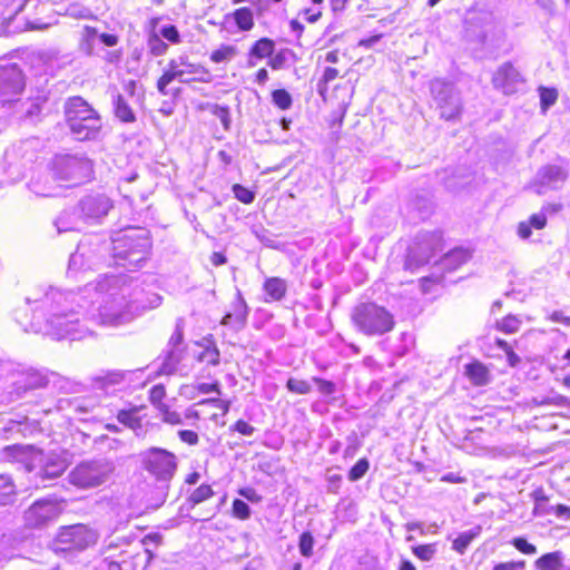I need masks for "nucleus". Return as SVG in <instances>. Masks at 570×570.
I'll list each match as a JSON object with an SVG mask.
<instances>
[{
	"mask_svg": "<svg viewBox=\"0 0 570 570\" xmlns=\"http://www.w3.org/2000/svg\"><path fill=\"white\" fill-rule=\"evenodd\" d=\"M165 396L166 390L163 384L154 385L149 391V401L158 411L167 405L163 402Z\"/></svg>",
	"mask_w": 570,
	"mask_h": 570,
	"instance_id": "nucleus-40",
	"label": "nucleus"
},
{
	"mask_svg": "<svg viewBox=\"0 0 570 570\" xmlns=\"http://www.w3.org/2000/svg\"><path fill=\"white\" fill-rule=\"evenodd\" d=\"M512 546L523 554L533 556L537 553V548L532 543L528 542L522 537L513 538L511 541Z\"/></svg>",
	"mask_w": 570,
	"mask_h": 570,
	"instance_id": "nucleus-50",
	"label": "nucleus"
},
{
	"mask_svg": "<svg viewBox=\"0 0 570 570\" xmlns=\"http://www.w3.org/2000/svg\"><path fill=\"white\" fill-rule=\"evenodd\" d=\"M286 282L279 277L267 278L264 283V292L268 296L267 301L282 299L286 293Z\"/></svg>",
	"mask_w": 570,
	"mask_h": 570,
	"instance_id": "nucleus-25",
	"label": "nucleus"
},
{
	"mask_svg": "<svg viewBox=\"0 0 570 570\" xmlns=\"http://www.w3.org/2000/svg\"><path fill=\"white\" fill-rule=\"evenodd\" d=\"M520 325L521 321L514 315H508L497 323V327L505 334H513L518 332Z\"/></svg>",
	"mask_w": 570,
	"mask_h": 570,
	"instance_id": "nucleus-36",
	"label": "nucleus"
},
{
	"mask_svg": "<svg viewBox=\"0 0 570 570\" xmlns=\"http://www.w3.org/2000/svg\"><path fill=\"white\" fill-rule=\"evenodd\" d=\"M236 55V49L233 46H222L210 55L212 61L219 63L232 60Z\"/></svg>",
	"mask_w": 570,
	"mask_h": 570,
	"instance_id": "nucleus-38",
	"label": "nucleus"
},
{
	"mask_svg": "<svg viewBox=\"0 0 570 570\" xmlns=\"http://www.w3.org/2000/svg\"><path fill=\"white\" fill-rule=\"evenodd\" d=\"M569 178V167L563 164H547L541 166L532 183L537 195H544L550 190H560Z\"/></svg>",
	"mask_w": 570,
	"mask_h": 570,
	"instance_id": "nucleus-13",
	"label": "nucleus"
},
{
	"mask_svg": "<svg viewBox=\"0 0 570 570\" xmlns=\"http://www.w3.org/2000/svg\"><path fill=\"white\" fill-rule=\"evenodd\" d=\"M80 296L55 287L35 288L26 298L28 304H36L30 330L56 340L76 341L86 337L90 330L80 322L79 312L73 309L75 303L82 309L88 308Z\"/></svg>",
	"mask_w": 570,
	"mask_h": 570,
	"instance_id": "nucleus-1",
	"label": "nucleus"
},
{
	"mask_svg": "<svg viewBox=\"0 0 570 570\" xmlns=\"http://www.w3.org/2000/svg\"><path fill=\"white\" fill-rule=\"evenodd\" d=\"M546 225L547 217L544 216V213L540 212L537 214H532L528 222H520L518 224L517 233L521 239H528L532 234V227L535 229H542L546 227Z\"/></svg>",
	"mask_w": 570,
	"mask_h": 570,
	"instance_id": "nucleus-20",
	"label": "nucleus"
},
{
	"mask_svg": "<svg viewBox=\"0 0 570 570\" xmlns=\"http://www.w3.org/2000/svg\"><path fill=\"white\" fill-rule=\"evenodd\" d=\"M92 164L88 158L58 155L52 161V177L66 183L67 186H77L89 179Z\"/></svg>",
	"mask_w": 570,
	"mask_h": 570,
	"instance_id": "nucleus-9",
	"label": "nucleus"
},
{
	"mask_svg": "<svg viewBox=\"0 0 570 570\" xmlns=\"http://www.w3.org/2000/svg\"><path fill=\"white\" fill-rule=\"evenodd\" d=\"M558 99V91L554 88H540V104L543 111H547L556 104Z\"/></svg>",
	"mask_w": 570,
	"mask_h": 570,
	"instance_id": "nucleus-39",
	"label": "nucleus"
},
{
	"mask_svg": "<svg viewBox=\"0 0 570 570\" xmlns=\"http://www.w3.org/2000/svg\"><path fill=\"white\" fill-rule=\"evenodd\" d=\"M214 495V491L210 485L202 484L195 489L188 497V502L193 505L199 504Z\"/></svg>",
	"mask_w": 570,
	"mask_h": 570,
	"instance_id": "nucleus-34",
	"label": "nucleus"
},
{
	"mask_svg": "<svg viewBox=\"0 0 570 570\" xmlns=\"http://www.w3.org/2000/svg\"><path fill=\"white\" fill-rule=\"evenodd\" d=\"M148 46H149V49H150V52L154 55V56H163L166 53L167 49H168V45L166 42H164L158 35L156 33H153L150 37H149V40H148Z\"/></svg>",
	"mask_w": 570,
	"mask_h": 570,
	"instance_id": "nucleus-48",
	"label": "nucleus"
},
{
	"mask_svg": "<svg viewBox=\"0 0 570 570\" xmlns=\"http://www.w3.org/2000/svg\"><path fill=\"white\" fill-rule=\"evenodd\" d=\"M471 252L465 248H454L453 250L445 254L442 259L444 267L449 269H456L462 264L466 263L471 258Z\"/></svg>",
	"mask_w": 570,
	"mask_h": 570,
	"instance_id": "nucleus-24",
	"label": "nucleus"
},
{
	"mask_svg": "<svg viewBox=\"0 0 570 570\" xmlns=\"http://www.w3.org/2000/svg\"><path fill=\"white\" fill-rule=\"evenodd\" d=\"M197 390L202 394H208V393H212V392H215L218 395L220 394V385H219L218 382H215V383H199L197 385Z\"/></svg>",
	"mask_w": 570,
	"mask_h": 570,
	"instance_id": "nucleus-61",
	"label": "nucleus"
},
{
	"mask_svg": "<svg viewBox=\"0 0 570 570\" xmlns=\"http://www.w3.org/2000/svg\"><path fill=\"white\" fill-rule=\"evenodd\" d=\"M150 247L149 232L142 227L129 226L111 237L115 263L128 269L139 267L147 259Z\"/></svg>",
	"mask_w": 570,
	"mask_h": 570,
	"instance_id": "nucleus-3",
	"label": "nucleus"
},
{
	"mask_svg": "<svg viewBox=\"0 0 570 570\" xmlns=\"http://www.w3.org/2000/svg\"><path fill=\"white\" fill-rule=\"evenodd\" d=\"M274 41L268 38L257 40L250 49V56L256 59H263L272 56L274 51Z\"/></svg>",
	"mask_w": 570,
	"mask_h": 570,
	"instance_id": "nucleus-31",
	"label": "nucleus"
},
{
	"mask_svg": "<svg viewBox=\"0 0 570 570\" xmlns=\"http://www.w3.org/2000/svg\"><path fill=\"white\" fill-rule=\"evenodd\" d=\"M430 88L441 117L446 120L455 119L461 114L462 102L453 85L435 79L431 81Z\"/></svg>",
	"mask_w": 570,
	"mask_h": 570,
	"instance_id": "nucleus-11",
	"label": "nucleus"
},
{
	"mask_svg": "<svg viewBox=\"0 0 570 570\" xmlns=\"http://www.w3.org/2000/svg\"><path fill=\"white\" fill-rule=\"evenodd\" d=\"M196 405H198V406L210 405V406L217 407L222 411L220 415L225 416L229 411L230 401L222 400L218 397H210V399H205V400L199 401Z\"/></svg>",
	"mask_w": 570,
	"mask_h": 570,
	"instance_id": "nucleus-43",
	"label": "nucleus"
},
{
	"mask_svg": "<svg viewBox=\"0 0 570 570\" xmlns=\"http://www.w3.org/2000/svg\"><path fill=\"white\" fill-rule=\"evenodd\" d=\"M342 478L338 474L328 475L327 482H328V491L336 493L340 489Z\"/></svg>",
	"mask_w": 570,
	"mask_h": 570,
	"instance_id": "nucleus-64",
	"label": "nucleus"
},
{
	"mask_svg": "<svg viewBox=\"0 0 570 570\" xmlns=\"http://www.w3.org/2000/svg\"><path fill=\"white\" fill-rule=\"evenodd\" d=\"M233 191L235 198L242 202L243 204H250L255 199V194L239 184L233 186Z\"/></svg>",
	"mask_w": 570,
	"mask_h": 570,
	"instance_id": "nucleus-49",
	"label": "nucleus"
},
{
	"mask_svg": "<svg viewBox=\"0 0 570 570\" xmlns=\"http://www.w3.org/2000/svg\"><path fill=\"white\" fill-rule=\"evenodd\" d=\"M178 436L181 442H184L188 445H196L199 441L198 434L190 430L178 431Z\"/></svg>",
	"mask_w": 570,
	"mask_h": 570,
	"instance_id": "nucleus-58",
	"label": "nucleus"
},
{
	"mask_svg": "<svg viewBox=\"0 0 570 570\" xmlns=\"http://www.w3.org/2000/svg\"><path fill=\"white\" fill-rule=\"evenodd\" d=\"M47 383V377L39 371L33 368L23 370L16 375L12 382L14 386L13 392H11L14 394L12 400L20 399L29 390L43 387Z\"/></svg>",
	"mask_w": 570,
	"mask_h": 570,
	"instance_id": "nucleus-19",
	"label": "nucleus"
},
{
	"mask_svg": "<svg viewBox=\"0 0 570 570\" xmlns=\"http://www.w3.org/2000/svg\"><path fill=\"white\" fill-rule=\"evenodd\" d=\"M492 83L495 89L501 90L504 95H513L523 83V78L512 63L505 62L494 72Z\"/></svg>",
	"mask_w": 570,
	"mask_h": 570,
	"instance_id": "nucleus-18",
	"label": "nucleus"
},
{
	"mask_svg": "<svg viewBox=\"0 0 570 570\" xmlns=\"http://www.w3.org/2000/svg\"><path fill=\"white\" fill-rule=\"evenodd\" d=\"M353 325L358 332L367 336H380L394 327L393 315L383 306L375 303H361L351 314Z\"/></svg>",
	"mask_w": 570,
	"mask_h": 570,
	"instance_id": "nucleus-6",
	"label": "nucleus"
},
{
	"mask_svg": "<svg viewBox=\"0 0 570 570\" xmlns=\"http://www.w3.org/2000/svg\"><path fill=\"white\" fill-rule=\"evenodd\" d=\"M563 556L560 551L546 553L534 561L538 570H564Z\"/></svg>",
	"mask_w": 570,
	"mask_h": 570,
	"instance_id": "nucleus-22",
	"label": "nucleus"
},
{
	"mask_svg": "<svg viewBox=\"0 0 570 570\" xmlns=\"http://www.w3.org/2000/svg\"><path fill=\"white\" fill-rule=\"evenodd\" d=\"M232 314H234L235 324L244 326L247 318V306L242 298L235 304Z\"/></svg>",
	"mask_w": 570,
	"mask_h": 570,
	"instance_id": "nucleus-51",
	"label": "nucleus"
},
{
	"mask_svg": "<svg viewBox=\"0 0 570 570\" xmlns=\"http://www.w3.org/2000/svg\"><path fill=\"white\" fill-rule=\"evenodd\" d=\"M115 466L107 459L83 461L68 474L69 482L79 489L97 488L108 481Z\"/></svg>",
	"mask_w": 570,
	"mask_h": 570,
	"instance_id": "nucleus-7",
	"label": "nucleus"
},
{
	"mask_svg": "<svg viewBox=\"0 0 570 570\" xmlns=\"http://www.w3.org/2000/svg\"><path fill=\"white\" fill-rule=\"evenodd\" d=\"M439 240L438 235L424 233L417 236V242L409 249L405 267L410 271H414L420 266L429 263L435 245Z\"/></svg>",
	"mask_w": 570,
	"mask_h": 570,
	"instance_id": "nucleus-16",
	"label": "nucleus"
},
{
	"mask_svg": "<svg viewBox=\"0 0 570 570\" xmlns=\"http://www.w3.org/2000/svg\"><path fill=\"white\" fill-rule=\"evenodd\" d=\"M238 493L252 502H259L262 499L261 495H258L257 492L252 488L240 489Z\"/></svg>",
	"mask_w": 570,
	"mask_h": 570,
	"instance_id": "nucleus-62",
	"label": "nucleus"
},
{
	"mask_svg": "<svg viewBox=\"0 0 570 570\" xmlns=\"http://www.w3.org/2000/svg\"><path fill=\"white\" fill-rule=\"evenodd\" d=\"M36 460L37 463L31 471H35V476L40 478L42 482L59 478L69 464L62 454L56 452L40 453Z\"/></svg>",
	"mask_w": 570,
	"mask_h": 570,
	"instance_id": "nucleus-17",
	"label": "nucleus"
},
{
	"mask_svg": "<svg viewBox=\"0 0 570 570\" xmlns=\"http://www.w3.org/2000/svg\"><path fill=\"white\" fill-rule=\"evenodd\" d=\"M553 512L560 519H570V507L564 504H557L554 507H550L547 511H542L541 513H550Z\"/></svg>",
	"mask_w": 570,
	"mask_h": 570,
	"instance_id": "nucleus-56",
	"label": "nucleus"
},
{
	"mask_svg": "<svg viewBox=\"0 0 570 570\" xmlns=\"http://www.w3.org/2000/svg\"><path fill=\"white\" fill-rule=\"evenodd\" d=\"M252 510L249 505L243 500L235 499L233 501V515L239 520H247L250 518Z\"/></svg>",
	"mask_w": 570,
	"mask_h": 570,
	"instance_id": "nucleus-45",
	"label": "nucleus"
},
{
	"mask_svg": "<svg viewBox=\"0 0 570 570\" xmlns=\"http://www.w3.org/2000/svg\"><path fill=\"white\" fill-rule=\"evenodd\" d=\"M24 88V78L20 68L10 65L0 69V104L18 99Z\"/></svg>",
	"mask_w": 570,
	"mask_h": 570,
	"instance_id": "nucleus-14",
	"label": "nucleus"
},
{
	"mask_svg": "<svg viewBox=\"0 0 570 570\" xmlns=\"http://www.w3.org/2000/svg\"><path fill=\"white\" fill-rule=\"evenodd\" d=\"M112 208L114 202L105 194L86 195L72 210H63L59 215L57 229L59 233L78 230L80 222L88 225L101 224Z\"/></svg>",
	"mask_w": 570,
	"mask_h": 570,
	"instance_id": "nucleus-4",
	"label": "nucleus"
},
{
	"mask_svg": "<svg viewBox=\"0 0 570 570\" xmlns=\"http://www.w3.org/2000/svg\"><path fill=\"white\" fill-rule=\"evenodd\" d=\"M114 106L115 115L119 120L124 122H134L136 120L135 112L122 95H117L114 98Z\"/></svg>",
	"mask_w": 570,
	"mask_h": 570,
	"instance_id": "nucleus-27",
	"label": "nucleus"
},
{
	"mask_svg": "<svg viewBox=\"0 0 570 570\" xmlns=\"http://www.w3.org/2000/svg\"><path fill=\"white\" fill-rule=\"evenodd\" d=\"M230 431L238 432L242 435L250 436L254 434L256 429L244 420H238L234 425L230 426Z\"/></svg>",
	"mask_w": 570,
	"mask_h": 570,
	"instance_id": "nucleus-54",
	"label": "nucleus"
},
{
	"mask_svg": "<svg viewBox=\"0 0 570 570\" xmlns=\"http://www.w3.org/2000/svg\"><path fill=\"white\" fill-rule=\"evenodd\" d=\"M31 189L35 194L39 195V196H42V197H56V196H59L60 193L52 189V188H40L38 183H32L31 184Z\"/></svg>",
	"mask_w": 570,
	"mask_h": 570,
	"instance_id": "nucleus-60",
	"label": "nucleus"
},
{
	"mask_svg": "<svg viewBox=\"0 0 570 570\" xmlns=\"http://www.w3.org/2000/svg\"><path fill=\"white\" fill-rule=\"evenodd\" d=\"M370 468L367 459H360L350 470L348 479L351 481H357L362 479Z\"/></svg>",
	"mask_w": 570,
	"mask_h": 570,
	"instance_id": "nucleus-41",
	"label": "nucleus"
},
{
	"mask_svg": "<svg viewBox=\"0 0 570 570\" xmlns=\"http://www.w3.org/2000/svg\"><path fill=\"white\" fill-rule=\"evenodd\" d=\"M272 101L282 110H287L292 106V97L285 89H276L272 92Z\"/></svg>",
	"mask_w": 570,
	"mask_h": 570,
	"instance_id": "nucleus-37",
	"label": "nucleus"
},
{
	"mask_svg": "<svg viewBox=\"0 0 570 570\" xmlns=\"http://www.w3.org/2000/svg\"><path fill=\"white\" fill-rule=\"evenodd\" d=\"M208 341V345L205 346L204 351L199 354L198 360L200 362H206L210 365H218L219 364V351L218 348L213 344L212 341Z\"/></svg>",
	"mask_w": 570,
	"mask_h": 570,
	"instance_id": "nucleus-35",
	"label": "nucleus"
},
{
	"mask_svg": "<svg viewBox=\"0 0 570 570\" xmlns=\"http://www.w3.org/2000/svg\"><path fill=\"white\" fill-rule=\"evenodd\" d=\"M132 282L125 275H104L85 286L80 298L87 305L98 306L87 311L89 318L102 325L118 326L131 321L139 312L132 299Z\"/></svg>",
	"mask_w": 570,
	"mask_h": 570,
	"instance_id": "nucleus-2",
	"label": "nucleus"
},
{
	"mask_svg": "<svg viewBox=\"0 0 570 570\" xmlns=\"http://www.w3.org/2000/svg\"><path fill=\"white\" fill-rule=\"evenodd\" d=\"M184 326H185L184 318H178L176 321L175 331L171 334L169 342H168L170 350H177V346L181 344L183 338H184Z\"/></svg>",
	"mask_w": 570,
	"mask_h": 570,
	"instance_id": "nucleus-44",
	"label": "nucleus"
},
{
	"mask_svg": "<svg viewBox=\"0 0 570 570\" xmlns=\"http://www.w3.org/2000/svg\"><path fill=\"white\" fill-rule=\"evenodd\" d=\"M412 553L420 559L421 561H431L436 552L438 544L436 543H428V544H417L411 547Z\"/></svg>",
	"mask_w": 570,
	"mask_h": 570,
	"instance_id": "nucleus-32",
	"label": "nucleus"
},
{
	"mask_svg": "<svg viewBox=\"0 0 570 570\" xmlns=\"http://www.w3.org/2000/svg\"><path fill=\"white\" fill-rule=\"evenodd\" d=\"M138 411L139 409L137 406H134L129 410H120L117 414V420L134 431L141 430L142 422L141 419L137 415Z\"/></svg>",
	"mask_w": 570,
	"mask_h": 570,
	"instance_id": "nucleus-29",
	"label": "nucleus"
},
{
	"mask_svg": "<svg viewBox=\"0 0 570 570\" xmlns=\"http://www.w3.org/2000/svg\"><path fill=\"white\" fill-rule=\"evenodd\" d=\"M97 36V30L92 27H86L85 28V35H83V38H85V43H83V50L88 53V55H91L92 52V41L94 39L96 38Z\"/></svg>",
	"mask_w": 570,
	"mask_h": 570,
	"instance_id": "nucleus-55",
	"label": "nucleus"
},
{
	"mask_svg": "<svg viewBox=\"0 0 570 570\" xmlns=\"http://www.w3.org/2000/svg\"><path fill=\"white\" fill-rule=\"evenodd\" d=\"M159 413H160L161 420L167 424L180 425L184 423L181 415L177 411L170 410L168 405L163 406L159 410Z\"/></svg>",
	"mask_w": 570,
	"mask_h": 570,
	"instance_id": "nucleus-46",
	"label": "nucleus"
},
{
	"mask_svg": "<svg viewBox=\"0 0 570 570\" xmlns=\"http://www.w3.org/2000/svg\"><path fill=\"white\" fill-rule=\"evenodd\" d=\"M61 510V505L56 499L37 500L23 513L24 525L29 529L47 528L57 520Z\"/></svg>",
	"mask_w": 570,
	"mask_h": 570,
	"instance_id": "nucleus-12",
	"label": "nucleus"
},
{
	"mask_svg": "<svg viewBox=\"0 0 570 570\" xmlns=\"http://www.w3.org/2000/svg\"><path fill=\"white\" fill-rule=\"evenodd\" d=\"M129 372L120 371V370H114V371H107L106 373L101 375H97L94 377V383L96 387L98 389H108L110 386H116L121 384L127 374Z\"/></svg>",
	"mask_w": 570,
	"mask_h": 570,
	"instance_id": "nucleus-21",
	"label": "nucleus"
},
{
	"mask_svg": "<svg viewBox=\"0 0 570 570\" xmlns=\"http://www.w3.org/2000/svg\"><path fill=\"white\" fill-rule=\"evenodd\" d=\"M525 568V561H508L501 562L493 567V570H522Z\"/></svg>",
	"mask_w": 570,
	"mask_h": 570,
	"instance_id": "nucleus-59",
	"label": "nucleus"
},
{
	"mask_svg": "<svg viewBox=\"0 0 570 570\" xmlns=\"http://www.w3.org/2000/svg\"><path fill=\"white\" fill-rule=\"evenodd\" d=\"M465 374L474 385H485L490 381L489 370L480 362L468 364Z\"/></svg>",
	"mask_w": 570,
	"mask_h": 570,
	"instance_id": "nucleus-23",
	"label": "nucleus"
},
{
	"mask_svg": "<svg viewBox=\"0 0 570 570\" xmlns=\"http://www.w3.org/2000/svg\"><path fill=\"white\" fill-rule=\"evenodd\" d=\"M179 362L180 352L178 350H170L167 352V355L161 363L159 372L165 375L173 374L176 371Z\"/></svg>",
	"mask_w": 570,
	"mask_h": 570,
	"instance_id": "nucleus-33",
	"label": "nucleus"
},
{
	"mask_svg": "<svg viewBox=\"0 0 570 570\" xmlns=\"http://www.w3.org/2000/svg\"><path fill=\"white\" fill-rule=\"evenodd\" d=\"M313 381L318 385V390L324 395H332L335 392V384L320 377H313Z\"/></svg>",
	"mask_w": 570,
	"mask_h": 570,
	"instance_id": "nucleus-57",
	"label": "nucleus"
},
{
	"mask_svg": "<svg viewBox=\"0 0 570 570\" xmlns=\"http://www.w3.org/2000/svg\"><path fill=\"white\" fill-rule=\"evenodd\" d=\"M208 71L198 63H193L187 56L170 59L163 76L157 81V89L161 95H168V85L175 80L181 83L203 81Z\"/></svg>",
	"mask_w": 570,
	"mask_h": 570,
	"instance_id": "nucleus-8",
	"label": "nucleus"
},
{
	"mask_svg": "<svg viewBox=\"0 0 570 570\" xmlns=\"http://www.w3.org/2000/svg\"><path fill=\"white\" fill-rule=\"evenodd\" d=\"M141 466L158 481L168 482L176 473V455L163 448L151 446L139 453Z\"/></svg>",
	"mask_w": 570,
	"mask_h": 570,
	"instance_id": "nucleus-10",
	"label": "nucleus"
},
{
	"mask_svg": "<svg viewBox=\"0 0 570 570\" xmlns=\"http://www.w3.org/2000/svg\"><path fill=\"white\" fill-rule=\"evenodd\" d=\"M65 112L70 131L77 140L97 138L101 129V119L86 100L81 97L69 98Z\"/></svg>",
	"mask_w": 570,
	"mask_h": 570,
	"instance_id": "nucleus-5",
	"label": "nucleus"
},
{
	"mask_svg": "<svg viewBox=\"0 0 570 570\" xmlns=\"http://www.w3.org/2000/svg\"><path fill=\"white\" fill-rule=\"evenodd\" d=\"M542 404H552V405H557V406H564L568 404V399L563 395H554L551 397H546L542 401Z\"/></svg>",
	"mask_w": 570,
	"mask_h": 570,
	"instance_id": "nucleus-63",
	"label": "nucleus"
},
{
	"mask_svg": "<svg viewBox=\"0 0 570 570\" xmlns=\"http://www.w3.org/2000/svg\"><path fill=\"white\" fill-rule=\"evenodd\" d=\"M299 552L302 556L309 558L313 554L314 538L309 532H303L299 537Z\"/></svg>",
	"mask_w": 570,
	"mask_h": 570,
	"instance_id": "nucleus-47",
	"label": "nucleus"
},
{
	"mask_svg": "<svg viewBox=\"0 0 570 570\" xmlns=\"http://www.w3.org/2000/svg\"><path fill=\"white\" fill-rule=\"evenodd\" d=\"M16 485L7 474H0V505L11 504L16 499Z\"/></svg>",
	"mask_w": 570,
	"mask_h": 570,
	"instance_id": "nucleus-28",
	"label": "nucleus"
},
{
	"mask_svg": "<svg viewBox=\"0 0 570 570\" xmlns=\"http://www.w3.org/2000/svg\"><path fill=\"white\" fill-rule=\"evenodd\" d=\"M289 53H291L289 50H282V51L277 52L275 56H273L269 59V61H268L269 67L274 70L284 68V66L287 61V56Z\"/></svg>",
	"mask_w": 570,
	"mask_h": 570,
	"instance_id": "nucleus-52",
	"label": "nucleus"
},
{
	"mask_svg": "<svg viewBox=\"0 0 570 570\" xmlns=\"http://www.w3.org/2000/svg\"><path fill=\"white\" fill-rule=\"evenodd\" d=\"M480 531L481 528L476 527L460 533L459 537L453 541L452 548L461 554L464 553L471 541L480 534Z\"/></svg>",
	"mask_w": 570,
	"mask_h": 570,
	"instance_id": "nucleus-30",
	"label": "nucleus"
},
{
	"mask_svg": "<svg viewBox=\"0 0 570 570\" xmlns=\"http://www.w3.org/2000/svg\"><path fill=\"white\" fill-rule=\"evenodd\" d=\"M286 387L288 389V391L296 394H308L312 390L307 381L297 380L294 377L288 379Z\"/></svg>",
	"mask_w": 570,
	"mask_h": 570,
	"instance_id": "nucleus-42",
	"label": "nucleus"
},
{
	"mask_svg": "<svg viewBox=\"0 0 570 570\" xmlns=\"http://www.w3.org/2000/svg\"><path fill=\"white\" fill-rule=\"evenodd\" d=\"M160 35L165 39L170 41L171 43H179L180 42V36H179L178 29L175 26H173V24L164 26L160 29Z\"/></svg>",
	"mask_w": 570,
	"mask_h": 570,
	"instance_id": "nucleus-53",
	"label": "nucleus"
},
{
	"mask_svg": "<svg viewBox=\"0 0 570 570\" xmlns=\"http://www.w3.org/2000/svg\"><path fill=\"white\" fill-rule=\"evenodd\" d=\"M98 540V533L83 524H75L65 528L58 534V541L63 544V549L83 550L94 546Z\"/></svg>",
	"mask_w": 570,
	"mask_h": 570,
	"instance_id": "nucleus-15",
	"label": "nucleus"
},
{
	"mask_svg": "<svg viewBox=\"0 0 570 570\" xmlns=\"http://www.w3.org/2000/svg\"><path fill=\"white\" fill-rule=\"evenodd\" d=\"M228 17H233L238 29L242 31H249L254 27L253 11L247 7L236 9L233 13L226 16V18Z\"/></svg>",
	"mask_w": 570,
	"mask_h": 570,
	"instance_id": "nucleus-26",
	"label": "nucleus"
}]
</instances>
